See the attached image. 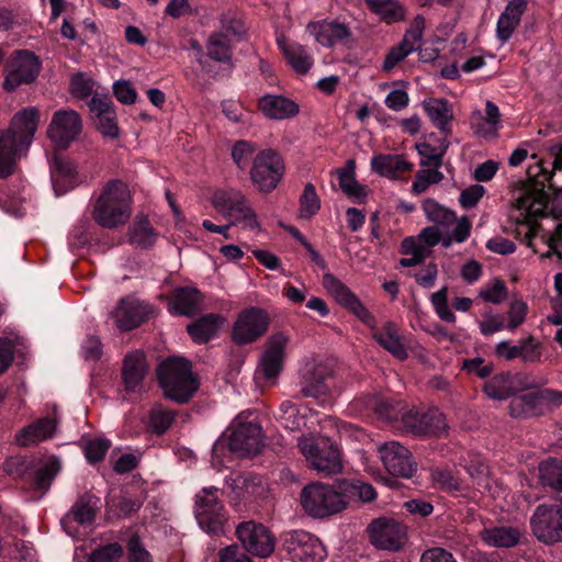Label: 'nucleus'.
Listing matches in <instances>:
<instances>
[{
    "mask_svg": "<svg viewBox=\"0 0 562 562\" xmlns=\"http://www.w3.org/2000/svg\"><path fill=\"white\" fill-rule=\"evenodd\" d=\"M528 313V305L521 300L513 301L508 310V323L506 328L510 331L516 330L521 324L525 323Z\"/></svg>",
    "mask_w": 562,
    "mask_h": 562,
    "instance_id": "obj_54",
    "label": "nucleus"
},
{
    "mask_svg": "<svg viewBox=\"0 0 562 562\" xmlns=\"http://www.w3.org/2000/svg\"><path fill=\"white\" fill-rule=\"evenodd\" d=\"M255 146L247 140H238L232 149V157L239 169L246 168L255 153Z\"/></svg>",
    "mask_w": 562,
    "mask_h": 562,
    "instance_id": "obj_57",
    "label": "nucleus"
},
{
    "mask_svg": "<svg viewBox=\"0 0 562 562\" xmlns=\"http://www.w3.org/2000/svg\"><path fill=\"white\" fill-rule=\"evenodd\" d=\"M127 550L130 562H151L149 552L142 546L137 536L130 538Z\"/></svg>",
    "mask_w": 562,
    "mask_h": 562,
    "instance_id": "obj_63",
    "label": "nucleus"
},
{
    "mask_svg": "<svg viewBox=\"0 0 562 562\" xmlns=\"http://www.w3.org/2000/svg\"><path fill=\"white\" fill-rule=\"evenodd\" d=\"M284 548L293 562H322L326 557V549L319 539L306 531L290 533Z\"/></svg>",
    "mask_w": 562,
    "mask_h": 562,
    "instance_id": "obj_17",
    "label": "nucleus"
},
{
    "mask_svg": "<svg viewBox=\"0 0 562 562\" xmlns=\"http://www.w3.org/2000/svg\"><path fill=\"white\" fill-rule=\"evenodd\" d=\"M345 492H350L353 496H358L362 502H371L375 498V491L372 485L360 481L344 484Z\"/></svg>",
    "mask_w": 562,
    "mask_h": 562,
    "instance_id": "obj_60",
    "label": "nucleus"
},
{
    "mask_svg": "<svg viewBox=\"0 0 562 562\" xmlns=\"http://www.w3.org/2000/svg\"><path fill=\"white\" fill-rule=\"evenodd\" d=\"M371 168L380 176L397 179L403 173L409 172L413 165L402 155H374L371 159Z\"/></svg>",
    "mask_w": 562,
    "mask_h": 562,
    "instance_id": "obj_32",
    "label": "nucleus"
},
{
    "mask_svg": "<svg viewBox=\"0 0 562 562\" xmlns=\"http://www.w3.org/2000/svg\"><path fill=\"white\" fill-rule=\"evenodd\" d=\"M211 202L214 209L229 221L231 225L248 231L260 229L257 213L241 191L233 188L217 190Z\"/></svg>",
    "mask_w": 562,
    "mask_h": 562,
    "instance_id": "obj_7",
    "label": "nucleus"
},
{
    "mask_svg": "<svg viewBox=\"0 0 562 562\" xmlns=\"http://www.w3.org/2000/svg\"><path fill=\"white\" fill-rule=\"evenodd\" d=\"M148 366L145 355L142 351H135L125 356L122 368V379L125 391L140 392L143 380L147 374Z\"/></svg>",
    "mask_w": 562,
    "mask_h": 562,
    "instance_id": "obj_26",
    "label": "nucleus"
},
{
    "mask_svg": "<svg viewBox=\"0 0 562 562\" xmlns=\"http://www.w3.org/2000/svg\"><path fill=\"white\" fill-rule=\"evenodd\" d=\"M57 424V419L53 417L38 419L32 425L21 429L15 435V440L22 447H27L47 440L55 435Z\"/></svg>",
    "mask_w": 562,
    "mask_h": 562,
    "instance_id": "obj_29",
    "label": "nucleus"
},
{
    "mask_svg": "<svg viewBox=\"0 0 562 562\" xmlns=\"http://www.w3.org/2000/svg\"><path fill=\"white\" fill-rule=\"evenodd\" d=\"M261 427L243 423L235 427L229 438V449L241 456L257 454L262 447Z\"/></svg>",
    "mask_w": 562,
    "mask_h": 562,
    "instance_id": "obj_21",
    "label": "nucleus"
},
{
    "mask_svg": "<svg viewBox=\"0 0 562 562\" xmlns=\"http://www.w3.org/2000/svg\"><path fill=\"white\" fill-rule=\"evenodd\" d=\"M157 233L146 217H139L130 227V240L139 247L147 248L156 243Z\"/></svg>",
    "mask_w": 562,
    "mask_h": 562,
    "instance_id": "obj_43",
    "label": "nucleus"
},
{
    "mask_svg": "<svg viewBox=\"0 0 562 562\" xmlns=\"http://www.w3.org/2000/svg\"><path fill=\"white\" fill-rule=\"evenodd\" d=\"M520 23L509 18L505 13H501L496 24V36L502 43H506L514 34L516 27Z\"/></svg>",
    "mask_w": 562,
    "mask_h": 562,
    "instance_id": "obj_59",
    "label": "nucleus"
},
{
    "mask_svg": "<svg viewBox=\"0 0 562 562\" xmlns=\"http://www.w3.org/2000/svg\"><path fill=\"white\" fill-rule=\"evenodd\" d=\"M131 202L128 187L121 180H111L105 184L95 202L93 220L102 227H117L130 218Z\"/></svg>",
    "mask_w": 562,
    "mask_h": 562,
    "instance_id": "obj_3",
    "label": "nucleus"
},
{
    "mask_svg": "<svg viewBox=\"0 0 562 562\" xmlns=\"http://www.w3.org/2000/svg\"><path fill=\"white\" fill-rule=\"evenodd\" d=\"M236 535L245 550L256 557L267 558L274 551V537L262 524L251 520L241 522L236 528Z\"/></svg>",
    "mask_w": 562,
    "mask_h": 562,
    "instance_id": "obj_15",
    "label": "nucleus"
},
{
    "mask_svg": "<svg viewBox=\"0 0 562 562\" xmlns=\"http://www.w3.org/2000/svg\"><path fill=\"white\" fill-rule=\"evenodd\" d=\"M448 289L441 288L439 291L431 294L430 301L439 318L447 323H454L456 316L448 305Z\"/></svg>",
    "mask_w": 562,
    "mask_h": 562,
    "instance_id": "obj_52",
    "label": "nucleus"
},
{
    "mask_svg": "<svg viewBox=\"0 0 562 562\" xmlns=\"http://www.w3.org/2000/svg\"><path fill=\"white\" fill-rule=\"evenodd\" d=\"M52 180L57 191L58 186L67 187L71 184L77 168L76 166L65 157L55 155L50 164Z\"/></svg>",
    "mask_w": 562,
    "mask_h": 562,
    "instance_id": "obj_41",
    "label": "nucleus"
},
{
    "mask_svg": "<svg viewBox=\"0 0 562 562\" xmlns=\"http://www.w3.org/2000/svg\"><path fill=\"white\" fill-rule=\"evenodd\" d=\"M123 558V548L119 543H110L94 550L88 562H120Z\"/></svg>",
    "mask_w": 562,
    "mask_h": 562,
    "instance_id": "obj_53",
    "label": "nucleus"
},
{
    "mask_svg": "<svg viewBox=\"0 0 562 562\" xmlns=\"http://www.w3.org/2000/svg\"><path fill=\"white\" fill-rule=\"evenodd\" d=\"M405 428L415 436H441L446 429V418L437 409L426 413L409 411L402 417Z\"/></svg>",
    "mask_w": 562,
    "mask_h": 562,
    "instance_id": "obj_19",
    "label": "nucleus"
},
{
    "mask_svg": "<svg viewBox=\"0 0 562 562\" xmlns=\"http://www.w3.org/2000/svg\"><path fill=\"white\" fill-rule=\"evenodd\" d=\"M289 341L290 337L284 333H277L268 338L266 350L262 352L255 372V379L258 383L273 381L278 378Z\"/></svg>",
    "mask_w": 562,
    "mask_h": 562,
    "instance_id": "obj_12",
    "label": "nucleus"
},
{
    "mask_svg": "<svg viewBox=\"0 0 562 562\" xmlns=\"http://www.w3.org/2000/svg\"><path fill=\"white\" fill-rule=\"evenodd\" d=\"M520 358L524 362H540L542 356L541 344L530 336L520 341Z\"/></svg>",
    "mask_w": 562,
    "mask_h": 562,
    "instance_id": "obj_56",
    "label": "nucleus"
},
{
    "mask_svg": "<svg viewBox=\"0 0 562 562\" xmlns=\"http://www.w3.org/2000/svg\"><path fill=\"white\" fill-rule=\"evenodd\" d=\"M430 476L432 483L446 491H460L461 482L458 476H456L450 469L447 468H434L431 469Z\"/></svg>",
    "mask_w": 562,
    "mask_h": 562,
    "instance_id": "obj_51",
    "label": "nucleus"
},
{
    "mask_svg": "<svg viewBox=\"0 0 562 562\" xmlns=\"http://www.w3.org/2000/svg\"><path fill=\"white\" fill-rule=\"evenodd\" d=\"M420 562H458L453 554L442 548L436 547L426 550L422 557Z\"/></svg>",
    "mask_w": 562,
    "mask_h": 562,
    "instance_id": "obj_64",
    "label": "nucleus"
},
{
    "mask_svg": "<svg viewBox=\"0 0 562 562\" xmlns=\"http://www.w3.org/2000/svg\"><path fill=\"white\" fill-rule=\"evenodd\" d=\"M258 106L267 117L272 120L289 119L299 112V105L283 95H265L259 100Z\"/></svg>",
    "mask_w": 562,
    "mask_h": 562,
    "instance_id": "obj_31",
    "label": "nucleus"
},
{
    "mask_svg": "<svg viewBox=\"0 0 562 562\" xmlns=\"http://www.w3.org/2000/svg\"><path fill=\"white\" fill-rule=\"evenodd\" d=\"M98 502L99 499L90 494L80 496L61 519V524L64 526L71 521H76L80 525L90 524L95 517Z\"/></svg>",
    "mask_w": 562,
    "mask_h": 562,
    "instance_id": "obj_35",
    "label": "nucleus"
},
{
    "mask_svg": "<svg viewBox=\"0 0 562 562\" xmlns=\"http://www.w3.org/2000/svg\"><path fill=\"white\" fill-rule=\"evenodd\" d=\"M284 169L282 157L272 149H266L255 157L250 179L258 191L269 193L280 183Z\"/></svg>",
    "mask_w": 562,
    "mask_h": 562,
    "instance_id": "obj_9",
    "label": "nucleus"
},
{
    "mask_svg": "<svg viewBox=\"0 0 562 562\" xmlns=\"http://www.w3.org/2000/svg\"><path fill=\"white\" fill-rule=\"evenodd\" d=\"M279 420L291 431L299 430L305 425L304 416L300 415L297 407L290 401L280 405Z\"/></svg>",
    "mask_w": 562,
    "mask_h": 562,
    "instance_id": "obj_48",
    "label": "nucleus"
},
{
    "mask_svg": "<svg viewBox=\"0 0 562 562\" xmlns=\"http://www.w3.org/2000/svg\"><path fill=\"white\" fill-rule=\"evenodd\" d=\"M175 414L171 411L156 405L149 412L148 428L157 435H162L171 426Z\"/></svg>",
    "mask_w": 562,
    "mask_h": 562,
    "instance_id": "obj_46",
    "label": "nucleus"
},
{
    "mask_svg": "<svg viewBox=\"0 0 562 562\" xmlns=\"http://www.w3.org/2000/svg\"><path fill=\"white\" fill-rule=\"evenodd\" d=\"M346 494L335 485L323 482L306 484L300 493L304 513L313 518H325L340 513L347 506Z\"/></svg>",
    "mask_w": 562,
    "mask_h": 562,
    "instance_id": "obj_5",
    "label": "nucleus"
},
{
    "mask_svg": "<svg viewBox=\"0 0 562 562\" xmlns=\"http://www.w3.org/2000/svg\"><path fill=\"white\" fill-rule=\"evenodd\" d=\"M479 327L482 335L490 336L506 328V324L502 315L486 312L483 314Z\"/></svg>",
    "mask_w": 562,
    "mask_h": 562,
    "instance_id": "obj_58",
    "label": "nucleus"
},
{
    "mask_svg": "<svg viewBox=\"0 0 562 562\" xmlns=\"http://www.w3.org/2000/svg\"><path fill=\"white\" fill-rule=\"evenodd\" d=\"M424 30L425 19L422 15L415 16L411 26L406 30L401 44L409 48L412 53L417 50L422 45Z\"/></svg>",
    "mask_w": 562,
    "mask_h": 562,
    "instance_id": "obj_50",
    "label": "nucleus"
},
{
    "mask_svg": "<svg viewBox=\"0 0 562 562\" xmlns=\"http://www.w3.org/2000/svg\"><path fill=\"white\" fill-rule=\"evenodd\" d=\"M485 193V189L481 184H473L469 188L464 189L459 198V202L462 207L471 209L477 204V202L483 198Z\"/></svg>",
    "mask_w": 562,
    "mask_h": 562,
    "instance_id": "obj_61",
    "label": "nucleus"
},
{
    "mask_svg": "<svg viewBox=\"0 0 562 562\" xmlns=\"http://www.w3.org/2000/svg\"><path fill=\"white\" fill-rule=\"evenodd\" d=\"M370 542L379 550L400 551L406 541V527L392 519L379 518L368 527Z\"/></svg>",
    "mask_w": 562,
    "mask_h": 562,
    "instance_id": "obj_14",
    "label": "nucleus"
},
{
    "mask_svg": "<svg viewBox=\"0 0 562 562\" xmlns=\"http://www.w3.org/2000/svg\"><path fill=\"white\" fill-rule=\"evenodd\" d=\"M508 409L514 418H529L544 414L538 392L513 397Z\"/></svg>",
    "mask_w": 562,
    "mask_h": 562,
    "instance_id": "obj_36",
    "label": "nucleus"
},
{
    "mask_svg": "<svg viewBox=\"0 0 562 562\" xmlns=\"http://www.w3.org/2000/svg\"><path fill=\"white\" fill-rule=\"evenodd\" d=\"M422 207L426 218L432 222L434 226L449 227L456 221V213L434 199H426Z\"/></svg>",
    "mask_w": 562,
    "mask_h": 562,
    "instance_id": "obj_42",
    "label": "nucleus"
},
{
    "mask_svg": "<svg viewBox=\"0 0 562 562\" xmlns=\"http://www.w3.org/2000/svg\"><path fill=\"white\" fill-rule=\"evenodd\" d=\"M356 164L353 160H348L344 168L338 169L337 176L341 191L349 198L360 201L366 198V188L360 184L356 179Z\"/></svg>",
    "mask_w": 562,
    "mask_h": 562,
    "instance_id": "obj_38",
    "label": "nucleus"
},
{
    "mask_svg": "<svg viewBox=\"0 0 562 562\" xmlns=\"http://www.w3.org/2000/svg\"><path fill=\"white\" fill-rule=\"evenodd\" d=\"M157 376L164 395L176 403H187L199 389L191 364L183 358L164 361L157 369Z\"/></svg>",
    "mask_w": 562,
    "mask_h": 562,
    "instance_id": "obj_4",
    "label": "nucleus"
},
{
    "mask_svg": "<svg viewBox=\"0 0 562 562\" xmlns=\"http://www.w3.org/2000/svg\"><path fill=\"white\" fill-rule=\"evenodd\" d=\"M27 147H22L9 132L0 131V177L10 176L16 161L26 154Z\"/></svg>",
    "mask_w": 562,
    "mask_h": 562,
    "instance_id": "obj_28",
    "label": "nucleus"
},
{
    "mask_svg": "<svg viewBox=\"0 0 562 562\" xmlns=\"http://www.w3.org/2000/svg\"><path fill=\"white\" fill-rule=\"evenodd\" d=\"M369 9L387 23L405 19L406 10L396 0H366Z\"/></svg>",
    "mask_w": 562,
    "mask_h": 562,
    "instance_id": "obj_39",
    "label": "nucleus"
},
{
    "mask_svg": "<svg viewBox=\"0 0 562 562\" xmlns=\"http://www.w3.org/2000/svg\"><path fill=\"white\" fill-rule=\"evenodd\" d=\"M560 169H562V157L554 159L552 170H549L540 160H536L528 167L529 179L541 188L526 190L517 200V209L521 221L528 224L531 233L535 231L533 220L543 216L548 206V195L543 188L548 184L553 190H562V176L557 177Z\"/></svg>",
    "mask_w": 562,
    "mask_h": 562,
    "instance_id": "obj_2",
    "label": "nucleus"
},
{
    "mask_svg": "<svg viewBox=\"0 0 562 562\" xmlns=\"http://www.w3.org/2000/svg\"><path fill=\"white\" fill-rule=\"evenodd\" d=\"M209 57L216 61L225 63L232 57V46L227 34L213 33L206 42Z\"/></svg>",
    "mask_w": 562,
    "mask_h": 562,
    "instance_id": "obj_44",
    "label": "nucleus"
},
{
    "mask_svg": "<svg viewBox=\"0 0 562 562\" xmlns=\"http://www.w3.org/2000/svg\"><path fill=\"white\" fill-rule=\"evenodd\" d=\"M435 169H420L415 175V180L412 184V192L414 194H422L427 191L429 186L437 184L442 181L443 173Z\"/></svg>",
    "mask_w": 562,
    "mask_h": 562,
    "instance_id": "obj_49",
    "label": "nucleus"
},
{
    "mask_svg": "<svg viewBox=\"0 0 562 562\" xmlns=\"http://www.w3.org/2000/svg\"><path fill=\"white\" fill-rule=\"evenodd\" d=\"M300 452L310 469L324 476L339 474L342 471L341 452L328 437H305L297 439Z\"/></svg>",
    "mask_w": 562,
    "mask_h": 562,
    "instance_id": "obj_6",
    "label": "nucleus"
},
{
    "mask_svg": "<svg viewBox=\"0 0 562 562\" xmlns=\"http://www.w3.org/2000/svg\"><path fill=\"white\" fill-rule=\"evenodd\" d=\"M94 82L85 77L82 74H77L71 78L70 87L71 93L77 98H87L93 90Z\"/></svg>",
    "mask_w": 562,
    "mask_h": 562,
    "instance_id": "obj_62",
    "label": "nucleus"
},
{
    "mask_svg": "<svg viewBox=\"0 0 562 562\" xmlns=\"http://www.w3.org/2000/svg\"><path fill=\"white\" fill-rule=\"evenodd\" d=\"M59 469L60 464L56 458H52L44 462L42 465H40L35 470L33 477V483L36 486V488L41 490L42 492H46L49 488Z\"/></svg>",
    "mask_w": 562,
    "mask_h": 562,
    "instance_id": "obj_45",
    "label": "nucleus"
},
{
    "mask_svg": "<svg viewBox=\"0 0 562 562\" xmlns=\"http://www.w3.org/2000/svg\"><path fill=\"white\" fill-rule=\"evenodd\" d=\"M323 286L341 307L348 310L372 329V336L381 347L398 360H405L408 357L395 323L387 321L381 327H376L374 316L358 296L333 273L326 272L323 276Z\"/></svg>",
    "mask_w": 562,
    "mask_h": 562,
    "instance_id": "obj_1",
    "label": "nucleus"
},
{
    "mask_svg": "<svg viewBox=\"0 0 562 562\" xmlns=\"http://www.w3.org/2000/svg\"><path fill=\"white\" fill-rule=\"evenodd\" d=\"M306 29L315 41L324 47H333L350 36L349 29L344 23L337 21L322 20L310 22Z\"/></svg>",
    "mask_w": 562,
    "mask_h": 562,
    "instance_id": "obj_25",
    "label": "nucleus"
},
{
    "mask_svg": "<svg viewBox=\"0 0 562 562\" xmlns=\"http://www.w3.org/2000/svg\"><path fill=\"white\" fill-rule=\"evenodd\" d=\"M539 477L543 486L562 492V460L550 458L541 462Z\"/></svg>",
    "mask_w": 562,
    "mask_h": 562,
    "instance_id": "obj_40",
    "label": "nucleus"
},
{
    "mask_svg": "<svg viewBox=\"0 0 562 562\" xmlns=\"http://www.w3.org/2000/svg\"><path fill=\"white\" fill-rule=\"evenodd\" d=\"M203 308V295L195 288H181L173 292L172 310L175 314L193 316Z\"/></svg>",
    "mask_w": 562,
    "mask_h": 562,
    "instance_id": "obj_33",
    "label": "nucleus"
},
{
    "mask_svg": "<svg viewBox=\"0 0 562 562\" xmlns=\"http://www.w3.org/2000/svg\"><path fill=\"white\" fill-rule=\"evenodd\" d=\"M223 322L224 318L221 315L207 314L188 325L187 330L195 342L204 344L216 335Z\"/></svg>",
    "mask_w": 562,
    "mask_h": 562,
    "instance_id": "obj_37",
    "label": "nucleus"
},
{
    "mask_svg": "<svg viewBox=\"0 0 562 562\" xmlns=\"http://www.w3.org/2000/svg\"><path fill=\"white\" fill-rule=\"evenodd\" d=\"M532 535L544 544L562 542V508L558 505H538L529 518Z\"/></svg>",
    "mask_w": 562,
    "mask_h": 562,
    "instance_id": "obj_10",
    "label": "nucleus"
},
{
    "mask_svg": "<svg viewBox=\"0 0 562 562\" xmlns=\"http://www.w3.org/2000/svg\"><path fill=\"white\" fill-rule=\"evenodd\" d=\"M150 313L151 308L146 303L134 297H126L120 301L112 315L120 329L131 330L145 322Z\"/></svg>",
    "mask_w": 562,
    "mask_h": 562,
    "instance_id": "obj_22",
    "label": "nucleus"
},
{
    "mask_svg": "<svg viewBox=\"0 0 562 562\" xmlns=\"http://www.w3.org/2000/svg\"><path fill=\"white\" fill-rule=\"evenodd\" d=\"M380 459L392 475L412 477L416 472V463L407 448L397 441H389L379 447Z\"/></svg>",
    "mask_w": 562,
    "mask_h": 562,
    "instance_id": "obj_18",
    "label": "nucleus"
},
{
    "mask_svg": "<svg viewBox=\"0 0 562 562\" xmlns=\"http://www.w3.org/2000/svg\"><path fill=\"white\" fill-rule=\"evenodd\" d=\"M268 325V317L261 310H247L238 316L234 325V340L238 344L252 342L267 331Z\"/></svg>",
    "mask_w": 562,
    "mask_h": 562,
    "instance_id": "obj_20",
    "label": "nucleus"
},
{
    "mask_svg": "<svg viewBox=\"0 0 562 562\" xmlns=\"http://www.w3.org/2000/svg\"><path fill=\"white\" fill-rule=\"evenodd\" d=\"M423 109L427 116L445 135L451 133V122L453 121V106L443 98H428L423 101Z\"/></svg>",
    "mask_w": 562,
    "mask_h": 562,
    "instance_id": "obj_27",
    "label": "nucleus"
},
{
    "mask_svg": "<svg viewBox=\"0 0 562 562\" xmlns=\"http://www.w3.org/2000/svg\"><path fill=\"white\" fill-rule=\"evenodd\" d=\"M111 442L108 439L97 438L86 442L85 456L90 463H95L103 459L109 450Z\"/></svg>",
    "mask_w": 562,
    "mask_h": 562,
    "instance_id": "obj_55",
    "label": "nucleus"
},
{
    "mask_svg": "<svg viewBox=\"0 0 562 562\" xmlns=\"http://www.w3.org/2000/svg\"><path fill=\"white\" fill-rule=\"evenodd\" d=\"M537 382L524 372H502L488 379L483 385L484 394L494 401H505L516 393L535 389Z\"/></svg>",
    "mask_w": 562,
    "mask_h": 562,
    "instance_id": "obj_11",
    "label": "nucleus"
},
{
    "mask_svg": "<svg viewBox=\"0 0 562 562\" xmlns=\"http://www.w3.org/2000/svg\"><path fill=\"white\" fill-rule=\"evenodd\" d=\"M321 209V200L314 184L306 183L300 198V217L311 218Z\"/></svg>",
    "mask_w": 562,
    "mask_h": 562,
    "instance_id": "obj_47",
    "label": "nucleus"
},
{
    "mask_svg": "<svg viewBox=\"0 0 562 562\" xmlns=\"http://www.w3.org/2000/svg\"><path fill=\"white\" fill-rule=\"evenodd\" d=\"M41 63L29 50L18 52L7 65V75L3 81L4 90L14 91L21 85L33 82L40 74Z\"/></svg>",
    "mask_w": 562,
    "mask_h": 562,
    "instance_id": "obj_13",
    "label": "nucleus"
},
{
    "mask_svg": "<svg viewBox=\"0 0 562 562\" xmlns=\"http://www.w3.org/2000/svg\"><path fill=\"white\" fill-rule=\"evenodd\" d=\"M38 117L36 108H25L12 117L9 128L2 131L14 135L22 147L29 148L38 126Z\"/></svg>",
    "mask_w": 562,
    "mask_h": 562,
    "instance_id": "obj_24",
    "label": "nucleus"
},
{
    "mask_svg": "<svg viewBox=\"0 0 562 562\" xmlns=\"http://www.w3.org/2000/svg\"><path fill=\"white\" fill-rule=\"evenodd\" d=\"M521 531L513 526H497L481 531L482 540L494 548H513L520 541Z\"/></svg>",
    "mask_w": 562,
    "mask_h": 562,
    "instance_id": "obj_34",
    "label": "nucleus"
},
{
    "mask_svg": "<svg viewBox=\"0 0 562 562\" xmlns=\"http://www.w3.org/2000/svg\"><path fill=\"white\" fill-rule=\"evenodd\" d=\"M82 122L75 110H58L53 114L47 134L55 147L67 148L81 133Z\"/></svg>",
    "mask_w": 562,
    "mask_h": 562,
    "instance_id": "obj_16",
    "label": "nucleus"
},
{
    "mask_svg": "<svg viewBox=\"0 0 562 562\" xmlns=\"http://www.w3.org/2000/svg\"><path fill=\"white\" fill-rule=\"evenodd\" d=\"M218 490L204 487L195 496L194 516L202 530L212 535L224 532L227 521L223 504L218 499Z\"/></svg>",
    "mask_w": 562,
    "mask_h": 562,
    "instance_id": "obj_8",
    "label": "nucleus"
},
{
    "mask_svg": "<svg viewBox=\"0 0 562 562\" xmlns=\"http://www.w3.org/2000/svg\"><path fill=\"white\" fill-rule=\"evenodd\" d=\"M331 376L330 370L323 363H307L301 371L300 394L303 397H316L328 389L327 380Z\"/></svg>",
    "mask_w": 562,
    "mask_h": 562,
    "instance_id": "obj_23",
    "label": "nucleus"
},
{
    "mask_svg": "<svg viewBox=\"0 0 562 562\" xmlns=\"http://www.w3.org/2000/svg\"><path fill=\"white\" fill-rule=\"evenodd\" d=\"M288 64L300 75H305L313 66V57L307 48L299 43L290 42L284 36L277 40Z\"/></svg>",
    "mask_w": 562,
    "mask_h": 562,
    "instance_id": "obj_30",
    "label": "nucleus"
}]
</instances>
